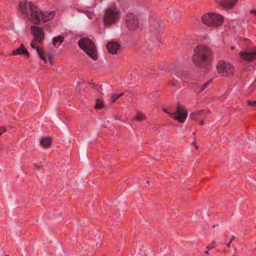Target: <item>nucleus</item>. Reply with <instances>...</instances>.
Wrapping results in <instances>:
<instances>
[{"label":"nucleus","instance_id":"nucleus-1","mask_svg":"<svg viewBox=\"0 0 256 256\" xmlns=\"http://www.w3.org/2000/svg\"><path fill=\"white\" fill-rule=\"evenodd\" d=\"M20 7L22 12L32 24L38 25L40 22L42 10L30 2H20Z\"/></svg>","mask_w":256,"mask_h":256},{"label":"nucleus","instance_id":"nucleus-2","mask_svg":"<svg viewBox=\"0 0 256 256\" xmlns=\"http://www.w3.org/2000/svg\"><path fill=\"white\" fill-rule=\"evenodd\" d=\"M194 51L192 60L196 66L203 68L209 64L212 50L208 46L199 45L194 48Z\"/></svg>","mask_w":256,"mask_h":256},{"label":"nucleus","instance_id":"nucleus-3","mask_svg":"<svg viewBox=\"0 0 256 256\" xmlns=\"http://www.w3.org/2000/svg\"><path fill=\"white\" fill-rule=\"evenodd\" d=\"M78 46L90 58L94 60L98 59V53L94 42L88 38H82L78 42Z\"/></svg>","mask_w":256,"mask_h":256},{"label":"nucleus","instance_id":"nucleus-4","mask_svg":"<svg viewBox=\"0 0 256 256\" xmlns=\"http://www.w3.org/2000/svg\"><path fill=\"white\" fill-rule=\"evenodd\" d=\"M202 20L204 24L208 26L216 27L222 24L224 18L220 14L208 12L203 15Z\"/></svg>","mask_w":256,"mask_h":256},{"label":"nucleus","instance_id":"nucleus-5","mask_svg":"<svg viewBox=\"0 0 256 256\" xmlns=\"http://www.w3.org/2000/svg\"><path fill=\"white\" fill-rule=\"evenodd\" d=\"M163 30V27L160 26L158 20L154 21L150 27V32L148 34L147 36L150 40L156 45L158 44L160 42L161 36L160 32Z\"/></svg>","mask_w":256,"mask_h":256},{"label":"nucleus","instance_id":"nucleus-6","mask_svg":"<svg viewBox=\"0 0 256 256\" xmlns=\"http://www.w3.org/2000/svg\"><path fill=\"white\" fill-rule=\"evenodd\" d=\"M120 12L110 8L106 10L104 16V22L106 25L116 23L119 19Z\"/></svg>","mask_w":256,"mask_h":256},{"label":"nucleus","instance_id":"nucleus-7","mask_svg":"<svg viewBox=\"0 0 256 256\" xmlns=\"http://www.w3.org/2000/svg\"><path fill=\"white\" fill-rule=\"evenodd\" d=\"M218 72L224 76H230L233 74L234 68L230 64L224 61H220L217 65Z\"/></svg>","mask_w":256,"mask_h":256},{"label":"nucleus","instance_id":"nucleus-8","mask_svg":"<svg viewBox=\"0 0 256 256\" xmlns=\"http://www.w3.org/2000/svg\"><path fill=\"white\" fill-rule=\"evenodd\" d=\"M177 106L176 112L172 114V118L178 122L183 123L188 116V112L184 109L179 102L178 103Z\"/></svg>","mask_w":256,"mask_h":256},{"label":"nucleus","instance_id":"nucleus-9","mask_svg":"<svg viewBox=\"0 0 256 256\" xmlns=\"http://www.w3.org/2000/svg\"><path fill=\"white\" fill-rule=\"evenodd\" d=\"M30 31L34 36L33 40L40 44H42L45 38L43 28L32 26L30 27Z\"/></svg>","mask_w":256,"mask_h":256},{"label":"nucleus","instance_id":"nucleus-10","mask_svg":"<svg viewBox=\"0 0 256 256\" xmlns=\"http://www.w3.org/2000/svg\"><path fill=\"white\" fill-rule=\"evenodd\" d=\"M126 26L131 30H136L138 26V20L136 16L129 14L126 16Z\"/></svg>","mask_w":256,"mask_h":256},{"label":"nucleus","instance_id":"nucleus-11","mask_svg":"<svg viewBox=\"0 0 256 256\" xmlns=\"http://www.w3.org/2000/svg\"><path fill=\"white\" fill-rule=\"evenodd\" d=\"M241 58L245 60L251 61L256 58V46L249 50L248 52H240Z\"/></svg>","mask_w":256,"mask_h":256},{"label":"nucleus","instance_id":"nucleus-12","mask_svg":"<svg viewBox=\"0 0 256 256\" xmlns=\"http://www.w3.org/2000/svg\"><path fill=\"white\" fill-rule=\"evenodd\" d=\"M210 111L209 110H200L192 112L190 117L192 120H197L198 118H204L206 116L209 114Z\"/></svg>","mask_w":256,"mask_h":256},{"label":"nucleus","instance_id":"nucleus-13","mask_svg":"<svg viewBox=\"0 0 256 256\" xmlns=\"http://www.w3.org/2000/svg\"><path fill=\"white\" fill-rule=\"evenodd\" d=\"M106 48L110 54H116L120 51V46L116 42H109L106 44Z\"/></svg>","mask_w":256,"mask_h":256},{"label":"nucleus","instance_id":"nucleus-14","mask_svg":"<svg viewBox=\"0 0 256 256\" xmlns=\"http://www.w3.org/2000/svg\"><path fill=\"white\" fill-rule=\"evenodd\" d=\"M220 6L226 8H230L234 6L238 0H214Z\"/></svg>","mask_w":256,"mask_h":256},{"label":"nucleus","instance_id":"nucleus-15","mask_svg":"<svg viewBox=\"0 0 256 256\" xmlns=\"http://www.w3.org/2000/svg\"><path fill=\"white\" fill-rule=\"evenodd\" d=\"M56 12L54 11L42 12V16L40 18V22H46L48 21L53 20L55 16Z\"/></svg>","mask_w":256,"mask_h":256},{"label":"nucleus","instance_id":"nucleus-16","mask_svg":"<svg viewBox=\"0 0 256 256\" xmlns=\"http://www.w3.org/2000/svg\"><path fill=\"white\" fill-rule=\"evenodd\" d=\"M22 54L27 55L28 57L30 56L29 53L24 44H22L20 48L14 50L12 54V56Z\"/></svg>","mask_w":256,"mask_h":256},{"label":"nucleus","instance_id":"nucleus-17","mask_svg":"<svg viewBox=\"0 0 256 256\" xmlns=\"http://www.w3.org/2000/svg\"><path fill=\"white\" fill-rule=\"evenodd\" d=\"M40 145L44 148H48L52 144V138L50 137H45L41 139Z\"/></svg>","mask_w":256,"mask_h":256},{"label":"nucleus","instance_id":"nucleus-18","mask_svg":"<svg viewBox=\"0 0 256 256\" xmlns=\"http://www.w3.org/2000/svg\"><path fill=\"white\" fill-rule=\"evenodd\" d=\"M176 75L178 78L181 80H184L188 78V74L184 70H179L175 72Z\"/></svg>","mask_w":256,"mask_h":256},{"label":"nucleus","instance_id":"nucleus-19","mask_svg":"<svg viewBox=\"0 0 256 256\" xmlns=\"http://www.w3.org/2000/svg\"><path fill=\"white\" fill-rule=\"evenodd\" d=\"M212 79L208 80V82H205L204 84L202 86H201L200 88L199 89L198 88L195 90V91L198 93H200V92L203 91L206 88H207L210 84L212 83Z\"/></svg>","mask_w":256,"mask_h":256},{"label":"nucleus","instance_id":"nucleus-20","mask_svg":"<svg viewBox=\"0 0 256 256\" xmlns=\"http://www.w3.org/2000/svg\"><path fill=\"white\" fill-rule=\"evenodd\" d=\"M123 95H124V92L120 93V94H112L110 98L111 102L112 103H114L118 98H120Z\"/></svg>","mask_w":256,"mask_h":256},{"label":"nucleus","instance_id":"nucleus-21","mask_svg":"<svg viewBox=\"0 0 256 256\" xmlns=\"http://www.w3.org/2000/svg\"><path fill=\"white\" fill-rule=\"evenodd\" d=\"M64 40V38L62 36H58L57 37H54L53 38L52 44L54 46H56V43L58 42H60L59 44L60 45L62 44V43L63 42Z\"/></svg>","mask_w":256,"mask_h":256},{"label":"nucleus","instance_id":"nucleus-22","mask_svg":"<svg viewBox=\"0 0 256 256\" xmlns=\"http://www.w3.org/2000/svg\"><path fill=\"white\" fill-rule=\"evenodd\" d=\"M146 119L145 116L142 112H138L135 118L137 121L140 122Z\"/></svg>","mask_w":256,"mask_h":256},{"label":"nucleus","instance_id":"nucleus-23","mask_svg":"<svg viewBox=\"0 0 256 256\" xmlns=\"http://www.w3.org/2000/svg\"><path fill=\"white\" fill-rule=\"evenodd\" d=\"M104 106V102L102 99L98 98L96 100L95 108L98 109H101Z\"/></svg>","mask_w":256,"mask_h":256},{"label":"nucleus","instance_id":"nucleus-24","mask_svg":"<svg viewBox=\"0 0 256 256\" xmlns=\"http://www.w3.org/2000/svg\"><path fill=\"white\" fill-rule=\"evenodd\" d=\"M37 54L40 56V58L42 60H44V63H46L47 60H46V57L44 56V54L41 52L40 49H38Z\"/></svg>","mask_w":256,"mask_h":256},{"label":"nucleus","instance_id":"nucleus-25","mask_svg":"<svg viewBox=\"0 0 256 256\" xmlns=\"http://www.w3.org/2000/svg\"><path fill=\"white\" fill-rule=\"evenodd\" d=\"M36 42H36V40H33L31 43H30V46L31 47L34 48V49H36V52H38V49H40L39 47L38 46H36L35 44V43Z\"/></svg>","mask_w":256,"mask_h":256},{"label":"nucleus","instance_id":"nucleus-26","mask_svg":"<svg viewBox=\"0 0 256 256\" xmlns=\"http://www.w3.org/2000/svg\"><path fill=\"white\" fill-rule=\"evenodd\" d=\"M247 104L248 106L256 108V100L252 101L248 100L247 101Z\"/></svg>","mask_w":256,"mask_h":256},{"label":"nucleus","instance_id":"nucleus-27","mask_svg":"<svg viewBox=\"0 0 256 256\" xmlns=\"http://www.w3.org/2000/svg\"><path fill=\"white\" fill-rule=\"evenodd\" d=\"M53 55L52 54H49L48 56V60L52 66L54 64L53 62Z\"/></svg>","mask_w":256,"mask_h":256},{"label":"nucleus","instance_id":"nucleus-28","mask_svg":"<svg viewBox=\"0 0 256 256\" xmlns=\"http://www.w3.org/2000/svg\"><path fill=\"white\" fill-rule=\"evenodd\" d=\"M34 168L36 170H40L42 168V165L40 164H36L34 165Z\"/></svg>","mask_w":256,"mask_h":256},{"label":"nucleus","instance_id":"nucleus-29","mask_svg":"<svg viewBox=\"0 0 256 256\" xmlns=\"http://www.w3.org/2000/svg\"><path fill=\"white\" fill-rule=\"evenodd\" d=\"M5 132V130L4 128H0V136Z\"/></svg>","mask_w":256,"mask_h":256},{"label":"nucleus","instance_id":"nucleus-30","mask_svg":"<svg viewBox=\"0 0 256 256\" xmlns=\"http://www.w3.org/2000/svg\"><path fill=\"white\" fill-rule=\"evenodd\" d=\"M234 239H235V236H231V239H230V243H231V242H232V241L233 240H234Z\"/></svg>","mask_w":256,"mask_h":256},{"label":"nucleus","instance_id":"nucleus-31","mask_svg":"<svg viewBox=\"0 0 256 256\" xmlns=\"http://www.w3.org/2000/svg\"><path fill=\"white\" fill-rule=\"evenodd\" d=\"M199 124H200V125L202 126H203L204 124V122H203V121H200L199 122Z\"/></svg>","mask_w":256,"mask_h":256},{"label":"nucleus","instance_id":"nucleus-32","mask_svg":"<svg viewBox=\"0 0 256 256\" xmlns=\"http://www.w3.org/2000/svg\"><path fill=\"white\" fill-rule=\"evenodd\" d=\"M214 248V246L210 247L209 246H208L206 247V248H207L208 250H210L211 248Z\"/></svg>","mask_w":256,"mask_h":256},{"label":"nucleus","instance_id":"nucleus-33","mask_svg":"<svg viewBox=\"0 0 256 256\" xmlns=\"http://www.w3.org/2000/svg\"><path fill=\"white\" fill-rule=\"evenodd\" d=\"M230 244H231V243H230V242L228 244H226V246H227L228 248H230Z\"/></svg>","mask_w":256,"mask_h":256},{"label":"nucleus","instance_id":"nucleus-34","mask_svg":"<svg viewBox=\"0 0 256 256\" xmlns=\"http://www.w3.org/2000/svg\"><path fill=\"white\" fill-rule=\"evenodd\" d=\"M251 12H252V13H255V14H256V10H252V11H251Z\"/></svg>","mask_w":256,"mask_h":256},{"label":"nucleus","instance_id":"nucleus-35","mask_svg":"<svg viewBox=\"0 0 256 256\" xmlns=\"http://www.w3.org/2000/svg\"><path fill=\"white\" fill-rule=\"evenodd\" d=\"M204 253H205V254H208V250L206 251V252H204Z\"/></svg>","mask_w":256,"mask_h":256},{"label":"nucleus","instance_id":"nucleus-36","mask_svg":"<svg viewBox=\"0 0 256 256\" xmlns=\"http://www.w3.org/2000/svg\"><path fill=\"white\" fill-rule=\"evenodd\" d=\"M146 182L148 185H150V181H149V180H147Z\"/></svg>","mask_w":256,"mask_h":256},{"label":"nucleus","instance_id":"nucleus-37","mask_svg":"<svg viewBox=\"0 0 256 256\" xmlns=\"http://www.w3.org/2000/svg\"><path fill=\"white\" fill-rule=\"evenodd\" d=\"M164 111L166 112V113H168V114L169 112H168V110H164Z\"/></svg>","mask_w":256,"mask_h":256},{"label":"nucleus","instance_id":"nucleus-38","mask_svg":"<svg viewBox=\"0 0 256 256\" xmlns=\"http://www.w3.org/2000/svg\"><path fill=\"white\" fill-rule=\"evenodd\" d=\"M216 224H214V225L212 226V228H214V227L216 226Z\"/></svg>","mask_w":256,"mask_h":256},{"label":"nucleus","instance_id":"nucleus-39","mask_svg":"<svg viewBox=\"0 0 256 256\" xmlns=\"http://www.w3.org/2000/svg\"><path fill=\"white\" fill-rule=\"evenodd\" d=\"M192 144H196V141L194 142H192Z\"/></svg>","mask_w":256,"mask_h":256},{"label":"nucleus","instance_id":"nucleus-40","mask_svg":"<svg viewBox=\"0 0 256 256\" xmlns=\"http://www.w3.org/2000/svg\"><path fill=\"white\" fill-rule=\"evenodd\" d=\"M212 244H215V242H214V241H213V242H212Z\"/></svg>","mask_w":256,"mask_h":256},{"label":"nucleus","instance_id":"nucleus-41","mask_svg":"<svg viewBox=\"0 0 256 256\" xmlns=\"http://www.w3.org/2000/svg\"><path fill=\"white\" fill-rule=\"evenodd\" d=\"M193 134H194V135H195V134H196V132H194L193 133Z\"/></svg>","mask_w":256,"mask_h":256}]
</instances>
